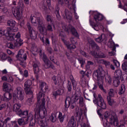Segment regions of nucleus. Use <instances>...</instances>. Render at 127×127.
<instances>
[{
  "label": "nucleus",
  "mask_w": 127,
  "mask_h": 127,
  "mask_svg": "<svg viewBox=\"0 0 127 127\" xmlns=\"http://www.w3.org/2000/svg\"><path fill=\"white\" fill-rule=\"evenodd\" d=\"M45 99H46L45 94L42 93L41 92H39L37 95V109L35 111L37 115L35 117L44 119L45 116L47 115V111L45 108Z\"/></svg>",
  "instance_id": "1"
},
{
  "label": "nucleus",
  "mask_w": 127,
  "mask_h": 127,
  "mask_svg": "<svg viewBox=\"0 0 127 127\" xmlns=\"http://www.w3.org/2000/svg\"><path fill=\"white\" fill-rule=\"evenodd\" d=\"M106 75V72L104 71V68L102 66H99L96 70L93 72V78L98 81V85L99 88L104 93H107V91L104 88V78Z\"/></svg>",
  "instance_id": "2"
},
{
  "label": "nucleus",
  "mask_w": 127,
  "mask_h": 127,
  "mask_svg": "<svg viewBox=\"0 0 127 127\" xmlns=\"http://www.w3.org/2000/svg\"><path fill=\"white\" fill-rule=\"evenodd\" d=\"M93 97L95 99L93 100V103L100 108H101V109L106 110L107 106L106 105V103H105V101L104 100V98H103L102 95H101V94H98L97 98V94L96 93H94Z\"/></svg>",
  "instance_id": "3"
},
{
  "label": "nucleus",
  "mask_w": 127,
  "mask_h": 127,
  "mask_svg": "<svg viewBox=\"0 0 127 127\" xmlns=\"http://www.w3.org/2000/svg\"><path fill=\"white\" fill-rule=\"evenodd\" d=\"M17 59L20 61V65L24 68L26 66V59H27V55L25 53L23 50L19 51L18 54L16 56Z\"/></svg>",
  "instance_id": "4"
},
{
  "label": "nucleus",
  "mask_w": 127,
  "mask_h": 127,
  "mask_svg": "<svg viewBox=\"0 0 127 127\" xmlns=\"http://www.w3.org/2000/svg\"><path fill=\"white\" fill-rule=\"evenodd\" d=\"M20 105L18 104H15L13 106V112H15L17 116L20 117L21 118H24V117H27L28 115L29 111L27 110L22 111L20 109Z\"/></svg>",
  "instance_id": "5"
},
{
  "label": "nucleus",
  "mask_w": 127,
  "mask_h": 127,
  "mask_svg": "<svg viewBox=\"0 0 127 127\" xmlns=\"http://www.w3.org/2000/svg\"><path fill=\"white\" fill-rule=\"evenodd\" d=\"M21 37V34L19 32H18L16 34H13V35H10L9 40L10 41H16L15 46L16 47H20L23 44V40L20 39Z\"/></svg>",
  "instance_id": "6"
},
{
  "label": "nucleus",
  "mask_w": 127,
  "mask_h": 127,
  "mask_svg": "<svg viewBox=\"0 0 127 127\" xmlns=\"http://www.w3.org/2000/svg\"><path fill=\"white\" fill-rule=\"evenodd\" d=\"M64 2L63 1V0H59L58 3L61 4V5H66L69 8H75L76 6L75 3L76 1L75 0H64Z\"/></svg>",
  "instance_id": "7"
},
{
  "label": "nucleus",
  "mask_w": 127,
  "mask_h": 127,
  "mask_svg": "<svg viewBox=\"0 0 127 127\" xmlns=\"http://www.w3.org/2000/svg\"><path fill=\"white\" fill-rule=\"evenodd\" d=\"M49 117H46L45 118L35 117V121L40 124V127H48V124H49Z\"/></svg>",
  "instance_id": "8"
},
{
  "label": "nucleus",
  "mask_w": 127,
  "mask_h": 127,
  "mask_svg": "<svg viewBox=\"0 0 127 127\" xmlns=\"http://www.w3.org/2000/svg\"><path fill=\"white\" fill-rule=\"evenodd\" d=\"M13 97L17 98L20 101H22L24 99V92L22 88L17 87L14 92Z\"/></svg>",
  "instance_id": "9"
},
{
  "label": "nucleus",
  "mask_w": 127,
  "mask_h": 127,
  "mask_svg": "<svg viewBox=\"0 0 127 127\" xmlns=\"http://www.w3.org/2000/svg\"><path fill=\"white\" fill-rule=\"evenodd\" d=\"M27 116V117L25 120H24V119L23 118L17 119V123L19 126H23L24 125H26L28 123V121H33V115H32V113H29Z\"/></svg>",
  "instance_id": "10"
},
{
  "label": "nucleus",
  "mask_w": 127,
  "mask_h": 127,
  "mask_svg": "<svg viewBox=\"0 0 127 127\" xmlns=\"http://www.w3.org/2000/svg\"><path fill=\"white\" fill-rule=\"evenodd\" d=\"M31 85H32V81L29 79L27 80L24 83V90L26 95H31V97H33L32 88L30 87Z\"/></svg>",
  "instance_id": "11"
},
{
  "label": "nucleus",
  "mask_w": 127,
  "mask_h": 127,
  "mask_svg": "<svg viewBox=\"0 0 127 127\" xmlns=\"http://www.w3.org/2000/svg\"><path fill=\"white\" fill-rule=\"evenodd\" d=\"M32 66L33 67V70L35 74H36V78L37 80L39 79V75L38 73H39V66H40V62L35 59V61L33 62Z\"/></svg>",
  "instance_id": "12"
},
{
  "label": "nucleus",
  "mask_w": 127,
  "mask_h": 127,
  "mask_svg": "<svg viewBox=\"0 0 127 127\" xmlns=\"http://www.w3.org/2000/svg\"><path fill=\"white\" fill-rule=\"evenodd\" d=\"M27 27L30 34L31 39H32V40H35V39L37 38V32L35 31V30L33 29V28H32L31 25L29 23H27Z\"/></svg>",
  "instance_id": "13"
},
{
  "label": "nucleus",
  "mask_w": 127,
  "mask_h": 127,
  "mask_svg": "<svg viewBox=\"0 0 127 127\" xmlns=\"http://www.w3.org/2000/svg\"><path fill=\"white\" fill-rule=\"evenodd\" d=\"M30 20L32 24H33L34 26H37V25L41 23L42 22V21L40 20V18L38 17H36L35 16H31L30 17Z\"/></svg>",
  "instance_id": "14"
},
{
  "label": "nucleus",
  "mask_w": 127,
  "mask_h": 127,
  "mask_svg": "<svg viewBox=\"0 0 127 127\" xmlns=\"http://www.w3.org/2000/svg\"><path fill=\"white\" fill-rule=\"evenodd\" d=\"M90 55L94 57V58H106V56L104 53H97L96 52L92 51L90 53Z\"/></svg>",
  "instance_id": "15"
},
{
  "label": "nucleus",
  "mask_w": 127,
  "mask_h": 127,
  "mask_svg": "<svg viewBox=\"0 0 127 127\" xmlns=\"http://www.w3.org/2000/svg\"><path fill=\"white\" fill-rule=\"evenodd\" d=\"M38 28L41 34H43L44 35H46L47 34V30L45 28V25H44L43 22L40 23L38 25Z\"/></svg>",
  "instance_id": "16"
},
{
  "label": "nucleus",
  "mask_w": 127,
  "mask_h": 127,
  "mask_svg": "<svg viewBox=\"0 0 127 127\" xmlns=\"http://www.w3.org/2000/svg\"><path fill=\"white\" fill-rule=\"evenodd\" d=\"M64 103V110L65 112H66L72 103V99H71V97L69 96L66 97Z\"/></svg>",
  "instance_id": "17"
},
{
  "label": "nucleus",
  "mask_w": 127,
  "mask_h": 127,
  "mask_svg": "<svg viewBox=\"0 0 127 127\" xmlns=\"http://www.w3.org/2000/svg\"><path fill=\"white\" fill-rule=\"evenodd\" d=\"M88 43H89L90 46L92 49H96V50H100V47L94 41V40L91 39L88 40Z\"/></svg>",
  "instance_id": "18"
},
{
  "label": "nucleus",
  "mask_w": 127,
  "mask_h": 127,
  "mask_svg": "<svg viewBox=\"0 0 127 127\" xmlns=\"http://www.w3.org/2000/svg\"><path fill=\"white\" fill-rule=\"evenodd\" d=\"M39 87L41 92H43V93H46L48 91V85L45 82H40Z\"/></svg>",
  "instance_id": "19"
},
{
  "label": "nucleus",
  "mask_w": 127,
  "mask_h": 127,
  "mask_svg": "<svg viewBox=\"0 0 127 127\" xmlns=\"http://www.w3.org/2000/svg\"><path fill=\"white\" fill-rule=\"evenodd\" d=\"M89 22L90 25L92 26L93 28L95 29L96 31H99L100 29H103L104 28V27H103V25L101 24H95V23L91 20V19L89 20Z\"/></svg>",
  "instance_id": "20"
},
{
  "label": "nucleus",
  "mask_w": 127,
  "mask_h": 127,
  "mask_svg": "<svg viewBox=\"0 0 127 127\" xmlns=\"http://www.w3.org/2000/svg\"><path fill=\"white\" fill-rule=\"evenodd\" d=\"M63 17L64 19L71 20L72 19V13L68 9H65L64 10V15H63Z\"/></svg>",
  "instance_id": "21"
},
{
  "label": "nucleus",
  "mask_w": 127,
  "mask_h": 127,
  "mask_svg": "<svg viewBox=\"0 0 127 127\" xmlns=\"http://www.w3.org/2000/svg\"><path fill=\"white\" fill-rule=\"evenodd\" d=\"M67 127H76V120L75 117L71 116L67 124Z\"/></svg>",
  "instance_id": "22"
},
{
  "label": "nucleus",
  "mask_w": 127,
  "mask_h": 127,
  "mask_svg": "<svg viewBox=\"0 0 127 127\" xmlns=\"http://www.w3.org/2000/svg\"><path fill=\"white\" fill-rule=\"evenodd\" d=\"M3 90L4 92H10L12 90V86L9 83L5 82L3 84Z\"/></svg>",
  "instance_id": "23"
},
{
  "label": "nucleus",
  "mask_w": 127,
  "mask_h": 127,
  "mask_svg": "<svg viewBox=\"0 0 127 127\" xmlns=\"http://www.w3.org/2000/svg\"><path fill=\"white\" fill-rule=\"evenodd\" d=\"M115 115L111 114L110 112L107 111L104 113V119L106 120V122H108V120H109L110 121L112 119H114V117Z\"/></svg>",
  "instance_id": "24"
},
{
  "label": "nucleus",
  "mask_w": 127,
  "mask_h": 127,
  "mask_svg": "<svg viewBox=\"0 0 127 127\" xmlns=\"http://www.w3.org/2000/svg\"><path fill=\"white\" fill-rule=\"evenodd\" d=\"M110 124L113 125L114 127H119V120L116 115L110 121Z\"/></svg>",
  "instance_id": "25"
},
{
  "label": "nucleus",
  "mask_w": 127,
  "mask_h": 127,
  "mask_svg": "<svg viewBox=\"0 0 127 127\" xmlns=\"http://www.w3.org/2000/svg\"><path fill=\"white\" fill-rule=\"evenodd\" d=\"M94 19L96 22H98V21H101L104 19V16L102 14L98 13L94 15Z\"/></svg>",
  "instance_id": "26"
},
{
  "label": "nucleus",
  "mask_w": 127,
  "mask_h": 127,
  "mask_svg": "<svg viewBox=\"0 0 127 127\" xmlns=\"http://www.w3.org/2000/svg\"><path fill=\"white\" fill-rule=\"evenodd\" d=\"M123 75V71L121 69H117L114 72V78L116 79H121Z\"/></svg>",
  "instance_id": "27"
},
{
  "label": "nucleus",
  "mask_w": 127,
  "mask_h": 127,
  "mask_svg": "<svg viewBox=\"0 0 127 127\" xmlns=\"http://www.w3.org/2000/svg\"><path fill=\"white\" fill-rule=\"evenodd\" d=\"M5 32V36L7 37V39L9 40V37L10 35H13V34H11V29L10 27H8L6 30H4Z\"/></svg>",
  "instance_id": "28"
},
{
  "label": "nucleus",
  "mask_w": 127,
  "mask_h": 127,
  "mask_svg": "<svg viewBox=\"0 0 127 127\" xmlns=\"http://www.w3.org/2000/svg\"><path fill=\"white\" fill-rule=\"evenodd\" d=\"M68 28L69 30H70L71 32L72 33V34L74 35V36H76V37H78L79 36V35H78V32H77V31L76 30V29L74 28L72 25H69L68 26Z\"/></svg>",
  "instance_id": "29"
},
{
  "label": "nucleus",
  "mask_w": 127,
  "mask_h": 127,
  "mask_svg": "<svg viewBox=\"0 0 127 127\" xmlns=\"http://www.w3.org/2000/svg\"><path fill=\"white\" fill-rule=\"evenodd\" d=\"M10 106V103H3L0 105V111H3L4 110H7L8 107Z\"/></svg>",
  "instance_id": "30"
},
{
  "label": "nucleus",
  "mask_w": 127,
  "mask_h": 127,
  "mask_svg": "<svg viewBox=\"0 0 127 127\" xmlns=\"http://www.w3.org/2000/svg\"><path fill=\"white\" fill-rule=\"evenodd\" d=\"M12 12L14 15L15 14L17 16H18L20 13V9L15 6L12 8Z\"/></svg>",
  "instance_id": "31"
},
{
  "label": "nucleus",
  "mask_w": 127,
  "mask_h": 127,
  "mask_svg": "<svg viewBox=\"0 0 127 127\" xmlns=\"http://www.w3.org/2000/svg\"><path fill=\"white\" fill-rule=\"evenodd\" d=\"M107 100L109 106H113V105H115V104H116L115 100L112 98V97H110V96H107Z\"/></svg>",
  "instance_id": "32"
},
{
  "label": "nucleus",
  "mask_w": 127,
  "mask_h": 127,
  "mask_svg": "<svg viewBox=\"0 0 127 127\" xmlns=\"http://www.w3.org/2000/svg\"><path fill=\"white\" fill-rule=\"evenodd\" d=\"M65 118H66V115H65V114L63 115L62 113L59 112L58 119L60 120V123H63Z\"/></svg>",
  "instance_id": "33"
},
{
  "label": "nucleus",
  "mask_w": 127,
  "mask_h": 127,
  "mask_svg": "<svg viewBox=\"0 0 127 127\" xmlns=\"http://www.w3.org/2000/svg\"><path fill=\"white\" fill-rule=\"evenodd\" d=\"M40 40L42 41L43 44H45L47 46L49 45L50 44V42L49 41V39L48 38H44L43 37H40Z\"/></svg>",
  "instance_id": "34"
},
{
  "label": "nucleus",
  "mask_w": 127,
  "mask_h": 127,
  "mask_svg": "<svg viewBox=\"0 0 127 127\" xmlns=\"http://www.w3.org/2000/svg\"><path fill=\"white\" fill-rule=\"evenodd\" d=\"M11 99V94L10 93L7 92L4 94V101H9Z\"/></svg>",
  "instance_id": "35"
},
{
  "label": "nucleus",
  "mask_w": 127,
  "mask_h": 127,
  "mask_svg": "<svg viewBox=\"0 0 127 127\" xmlns=\"http://www.w3.org/2000/svg\"><path fill=\"white\" fill-rule=\"evenodd\" d=\"M125 92H126V85L122 84L120 88L118 94L119 95H123V94H125Z\"/></svg>",
  "instance_id": "36"
},
{
  "label": "nucleus",
  "mask_w": 127,
  "mask_h": 127,
  "mask_svg": "<svg viewBox=\"0 0 127 127\" xmlns=\"http://www.w3.org/2000/svg\"><path fill=\"white\" fill-rule=\"evenodd\" d=\"M52 80H53L55 85H60V80L56 76H53L52 77Z\"/></svg>",
  "instance_id": "37"
},
{
  "label": "nucleus",
  "mask_w": 127,
  "mask_h": 127,
  "mask_svg": "<svg viewBox=\"0 0 127 127\" xmlns=\"http://www.w3.org/2000/svg\"><path fill=\"white\" fill-rule=\"evenodd\" d=\"M52 63L50 61H47L46 62H44V67L46 69H49V68L51 67V64Z\"/></svg>",
  "instance_id": "38"
},
{
  "label": "nucleus",
  "mask_w": 127,
  "mask_h": 127,
  "mask_svg": "<svg viewBox=\"0 0 127 127\" xmlns=\"http://www.w3.org/2000/svg\"><path fill=\"white\" fill-rule=\"evenodd\" d=\"M120 79L121 78H114L113 80V85L115 87H117L118 86H120V84H121V81H120Z\"/></svg>",
  "instance_id": "39"
},
{
  "label": "nucleus",
  "mask_w": 127,
  "mask_h": 127,
  "mask_svg": "<svg viewBox=\"0 0 127 127\" xmlns=\"http://www.w3.org/2000/svg\"><path fill=\"white\" fill-rule=\"evenodd\" d=\"M10 120H11V119L9 117H8V118H6L5 119V120L4 121V122H3V124H6V127H11V125L10 124H9V123L10 122Z\"/></svg>",
  "instance_id": "40"
},
{
  "label": "nucleus",
  "mask_w": 127,
  "mask_h": 127,
  "mask_svg": "<svg viewBox=\"0 0 127 127\" xmlns=\"http://www.w3.org/2000/svg\"><path fill=\"white\" fill-rule=\"evenodd\" d=\"M7 24L8 26H11L12 27L13 26H15L16 23L15 22V21L10 19L7 21Z\"/></svg>",
  "instance_id": "41"
},
{
  "label": "nucleus",
  "mask_w": 127,
  "mask_h": 127,
  "mask_svg": "<svg viewBox=\"0 0 127 127\" xmlns=\"http://www.w3.org/2000/svg\"><path fill=\"white\" fill-rule=\"evenodd\" d=\"M79 84L81 85V86H82L83 88H85V87H86L87 82H86L85 77H81V79L79 82Z\"/></svg>",
  "instance_id": "42"
},
{
  "label": "nucleus",
  "mask_w": 127,
  "mask_h": 127,
  "mask_svg": "<svg viewBox=\"0 0 127 127\" xmlns=\"http://www.w3.org/2000/svg\"><path fill=\"white\" fill-rule=\"evenodd\" d=\"M0 58L2 61H5L7 59L6 54L3 52L0 53Z\"/></svg>",
  "instance_id": "43"
},
{
  "label": "nucleus",
  "mask_w": 127,
  "mask_h": 127,
  "mask_svg": "<svg viewBox=\"0 0 127 127\" xmlns=\"http://www.w3.org/2000/svg\"><path fill=\"white\" fill-rule=\"evenodd\" d=\"M27 96H30V98L27 100L26 103L29 106H31V105L33 104V101H32V99L33 98V94H32V97H31V95H27Z\"/></svg>",
  "instance_id": "44"
},
{
  "label": "nucleus",
  "mask_w": 127,
  "mask_h": 127,
  "mask_svg": "<svg viewBox=\"0 0 127 127\" xmlns=\"http://www.w3.org/2000/svg\"><path fill=\"white\" fill-rule=\"evenodd\" d=\"M49 120H50L52 123H55V122H56V120H57L56 115H55L54 113H52L51 116L49 117Z\"/></svg>",
  "instance_id": "45"
},
{
  "label": "nucleus",
  "mask_w": 127,
  "mask_h": 127,
  "mask_svg": "<svg viewBox=\"0 0 127 127\" xmlns=\"http://www.w3.org/2000/svg\"><path fill=\"white\" fill-rule=\"evenodd\" d=\"M115 90L114 89H110L108 93V96L107 97H110V98H114L115 97Z\"/></svg>",
  "instance_id": "46"
},
{
  "label": "nucleus",
  "mask_w": 127,
  "mask_h": 127,
  "mask_svg": "<svg viewBox=\"0 0 127 127\" xmlns=\"http://www.w3.org/2000/svg\"><path fill=\"white\" fill-rule=\"evenodd\" d=\"M70 80L72 83V87L73 89L75 90L76 89V87H77V83L76 82L75 79H74V77H73L72 75L70 76Z\"/></svg>",
  "instance_id": "47"
},
{
  "label": "nucleus",
  "mask_w": 127,
  "mask_h": 127,
  "mask_svg": "<svg viewBox=\"0 0 127 127\" xmlns=\"http://www.w3.org/2000/svg\"><path fill=\"white\" fill-rule=\"evenodd\" d=\"M105 82H106V83H108V84H109V85H111L112 84V77H111V76L107 75L105 76Z\"/></svg>",
  "instance_id": "48"
},
{
  "label": "nucleus",
  "mask_w": 127,
  "mask_h": 127,
  "mask_svg": "<svg viewBox=\"0 0 127 127\" xmlns=\"http://www.w3.org/2000/svg\"><path fill=\"white\" fill-rule=\"evenodd\" d=\"M122 68L123 71L127 72V61H125L122 64Z\"/></svg>",
  "instance_id": "49"
},
{
  "label": "nucleus",
  "mask_w": 127,
  "mask_h": 127,
  "mask_svg": "<svg viewBox=\"0 0 127 127\" xmlns=\"http://www.w3.org/2000/svg\"><path fill=\"white\" fill-rule=\"evenodd\" d=\"M7 47L8 48H10V49H14L15 47H17L15 46V43L14 44V45L12 44V43H8L7 44Z\"/></svg>",
  "instance_id": "50"
},
{
  "label": "nucleus",
  "mask_w": 127,
  "mask_h": 127,
  "mask_svg": "<svg viewBox=\"0 0 127 127\" xmlns=\"http://www.w3.org/2000/svg\"><path fill=\"white\" fill-rule=\"evenodd\" d=\"M76 117H78V121L81 120V117H82V115H83V110H81L79 112H76Z\"/></svg>",
  "instance_id": "51"
},
{
  "label": "nucleus",
  "mask_w": 127,
  "mask_h": 127,
  "mask_svg": "<svg viewBox=\"0 0 127 127\" xmlns=\"http://www.w3.org/2000/svg\"><path fill=\"white\" fill-rule=\"evenodd\" d=\"M55 15L57 17V18L59 20H60L61 16H60V13H59V8H57L56 10L55 11Z\"/></svg>",
  "instance_id": "52"
},
{
  "label": "nucleus",
  "mask_w": 127,
  "mask_h": 127,
  "mask_svg": "<svg viewBox=\"0 0 127 127\" xmlns=\"http://www.w3.org/2000/svg\"><path fill=\"white\" fill-rule=\"evenodd\" d=\"M79 104L80 107H84V98L81 97L79 99Z\"/></svg>",
  "instance_id": "53"
},
{
  "label": "nucleus",
  "mask_w": 127,
  "mask_h": 127,
  "mask_svg": "<svg viewBox=\"0 0 127 127\" xmlns=\"http://www.w3.org/2000/svg\"><path fill=\"white\" fill-rule=\"evenodd\" d=\"M102 35H101L99 37L95 38V41H96V42H98V43H101V42H103V38L102 37Z\"/></svg>",
  "instance_id": "54"
},
{
  "label": "nucleus",
  "mask_w": 127,
  "mask_h": 127,
  "mask_svg": "<svg viewBox=\"0 0 127 127\" xmlns=\"http://www.w3.org/2000/svg\"><path fill=\"white\" fill-rule=\"evenodd\" d=\"M58 92L60 96L61 95H64V94H65V89L63 88H61L58 90Z\"/></svg>",
  "instance_id": "55"
},
{
  "label": "nucleus",
  "mask_w": 127,
  "mask_h": 127,
  "mask_svg": "<svg viewBox=\"0 0 127 127\" xmlns=\"http://www.w3.org/2000/svg\"><path fill=\"white\" fill-rule=\"evenodd\" d=\"M103 64L105 65L107 68H109L110 65H111V63L108 61L105 60L104 62L103 63Z\"/></svg>",
  "instance_id": "56"
},
{
  "label": "nucleus",
  "mask_w": 127,
  "mask_h": 127,
  "mask_svg": "<svg viewBox=\"0 0 127 127\" xmlns=\"http://www.w3.org/2000/svg\"><path fill=\"white\" fill-rule=\"evenodd\" d=\"M77 60L79 61V63L81 64V67L83 68V65L85 64V61L83 59H78Z\"/></svg>",
  "instance_id": "57"
},
{
  "label": "nucleus",
  "mask_w": 127,
  "mask_h": 127,
  "mask_svg": "<svg viewBox=\"0 0 127 127\" xmlns=\"http://www.w3.org/2000/svg\"><path fill=\"white\" fill-rule=\"evenodd\" d=\"M47 30H48V31L52 32V31H53V28H52V25L48 24L47 26Z\"/></svg>",
  "instance_id": "58"
},
{
  "label": "nucleus",
  "mask_w": 127,
  "mask_h": 127,
  "mask_svg": "<svg viewBox=\"0 0 127 127\" xmlns=\"http://www.w3.org/2000/svg\"><path fill=\"white\" fill-rule=\"evenodd\" d=\"M47 21L52 22V17L50 15H47L46 17Z\"/></svg>",
  "instance_id": "59"
},
{
  "label": "nucleus",
  "mask_w": 127,
  "mask_h": 127,
  "mask_svg": "<svg viewBox=\"0 0 127 127\" xmlns=\"http://www.w3.org/2000/svg\"><path fill=\"white\" fill-rule=\"evenodd\" d=\"M67 90L68 92H71V91H72V85L69 81H68Z\"/></svg>",
  "instance_id": "60"
},
{
  "label": "nucleus",
  "mask_w": 127,
  "mask_h": 127,
  "mask_svg": "<svg viewBox=\"0 0 127 127\" xmlns=\"http://www.w3.org/2000/svg\"><path fill=\"white\" fill-rule=\"evenodd\" d=\"M113 63L116 67H120V62L116 60H113Z\"/></svg>",
  "instance_id": "61"
},
{
  "label": "nucleus",
  "mask_w": 127,
  "mask_h": 127,
  "mask_svg": "<svg viewBox=\"0 0 127 127\" xmlns=\"http://www.w3.org/2000/svg\"><path fill=\"white\" fill-rule=\"evenodd\" d=\"M67 48L68 49H75V48H76V46L74 45L69 44L67 47Z\"/></svg>",
  "instance_id": "62"
},
{
  "label": "nucleus",
  "mask_w": 127,
  "mask_h": 127,
  "mask_svg": "<svg viewBox=\"0 0 127 127\" xmlns=\"http://www.w3.org/2000/svg\"><path fill=\"white\" fill-rule=\"evenodd\" d=\"M62 40H63L64 44H65V45L68 47V46H69V45H70V44H69V42L65 40L64 39H62Z\"/></svg>",
  "instance_id": "63"
},
{
  "label": "nucleus",
  "mask_w": 127,
  "mask_h": 127,
  "mask_svg": "<svg viewBox=\"0 0 127 127\" xmlns=\"http://www.w3.org/2000/svg\"><path fill=\"white\" fill-rule=\"evenodd\" d=\"M29 121H30L29 127H34V126H35V123L33 122L32 120Z\"/></svg>",
  "instance_id": "64"
}]
</instances>
